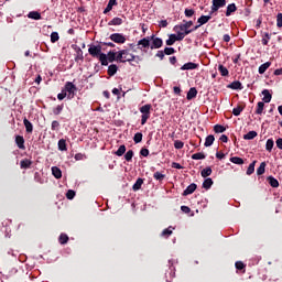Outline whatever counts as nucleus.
I'll list each match as a JSON object with an SVG mask.
<instances>
[{
  "mask_svg": "<svg viewBox=\"0 0 282 282\" xmlns=\"http://www.w3.org/2000/svg\"><path fill=\"white\" fill-rule=\"evenodd\" d=\"M264 107H265V104L263 101H259L258 106H257V109H256V113L258 116H261V113H263Z\"/></svg>",
  "mask_w": 282,
  "mask_h": 282,
  "instance_id": "34",
  "label": "nucleus"
},
{
  "mask_svg": "<svg viewBox=\"0 0 282 282\" xmlns=\"http://www.w3.org/2000/svg\"><path fill=\"white\" fill-rule=\"evenodd\" d=\"M218 72L220 73V76H228L229 74L228 68L221 64L218 66Z\"/></svg>",
  "mask_w": 282,
  "mask_h": 282,
  "instance_id": "38",
  "label": "nucleus"
},
{
  "mask_svg": "<svg viewBox=\"0 0 282 282\" xmlns=\"http://www.w3.org/2000/svg\"><path fill=\"white\" fill-rule=\"evenodd\" d=\"M194 191H197V184L192 183L185 188L183 196L186 197L187 195H193Z\"/></svg>",
  "mask_w": 282,
  "mask_h": 282,
  "instance_id": "12",
  "label": "nucleus"
},
{
  "mask_svg": "<svg viewBox=\"0 0 282 282\" xmlns=\"http://www.w3.org/2000/svg\"><path fill=\"white\" fill-rule=\"evenodd\" d=\"M57 147L59 151H67V141L65 139H61Z\"/></svg>",
  "mask_w": 282,
  "mask_h": 282,
  "instance_id": "27",
  "label": "nucleus"
},
{
  "mask_svg": "<svg viewBox=\"0 0 282 282\" xmlns=\"http://www.w3.org/2000/svg\"><path fill=\"white\" fill-rule=\"evenodd\" d=\"M214 182L213 178L208 177L205 178V181L203 182V188H205L206 191L210 189V187L213 186Z\"/></svg>",
  "mask_w": 282,
  "mask_h": 282,
  "instance_id": "26",
  "label": "nucleus"
},
{
  "mask_svg": "<svg viewBox=\"0 0 282 282\" xmlns=\"http://www.w3.org/2000/svg\"><path fill=\"white\" fill-rule=\"evenodd\" d=\"M265 162H262L260 166L257 169V175H263V173H265Z\"/></svg>",
  "mask_w": 282,
  "mask_h": 282,
  "instance_id": "41",
  "label": "nucleus"
},
{
  "mask_svg": "<svg viewBox=\"0 0 282 282\" xmlns=\"http://www.w3.org/2000/svg\"><path fill=\"white\" fill-rule=\"evenodd\" d=\"M272 149H274V140L268 139V140H267V143H265V150H267L269 153H272Z\"/></svg>",
  "mask_w": 282,
  "mask_h": 282,
  "instance_id": "30",
  "label": "nucleus"
},
{
  "mask_svg": "<svg viewBox=\"0 0 282 282\" xmlns=\"http://www.w3.org/2000/svg\"><path fill=\"white\" fill-rule=\"evenodd\" d=\"M59 39H61V36L58 35V32L51 33V43H56V42H58Z\"/></svg>",
  "mask_w": 282,
  "mask_h": 282,
  "instance_id": "49",
  "label": "nucleus"
},
{
  "mask_svg": "<svg viewBox=\"0 0 282 282\" xmlns=\"http://www.w3.org/2000/svg\"><path fill=\"white\" fill-rule=\"evenodd\" d=\"M124 160H126V162H131V160H133V150H129V151L124 154Z\"/></svg>",
  "mask_w": 282,
  "mask_h": 282,
  "instance_id": "52",
  "label": "nucleus"
},
{
  "mask_svg": "<svg viewBox=\"0 0 282 282\" xmlns=\"http://www.w3.org/2000/svg\"><path fill=\"white\" fill-rule=\"evenodd\" d=\"M270 41V33H264V37L262 39V45H268Z\"/></svg>",
  "mask_w": 282,
  "mask_h": 282,
  "instance_id": "62",
  "label": "nucleus"
},
{
  "mask_svg": "<svg viewBox=\"0 0 282 282\" xmlns=\"http://www.w3.org/2000/svg\"><path fill=\"white\" fill-rule=\"evenodd\" d=\"M76 57L75 61L78 63V61H83L85 57L83 56V50L80 47H77L76 50Z\"/></svg>",
  "mask_w": 282,
  "mask_h": 282,
  "instance_id": "42",
  "label": "nucleus"
},
{
  "mask_svg": "<svg viewBox=\"0 0 282 282\" xmlns=\"http://www.w3.org/2000/svg\"><path fill=\"white\" fill-rule=\"evenodd\" d=\"M139 50H147L151 45V37L147 36L138 41Z\"/></svg>",
  "mask_w": 282,
  "mask_h": 282,
  "instance_id": "10",
  "label": "nucleus"
},
{
  "mask_svg": "<svg viewBox=\"0 0 282 282\" xmlns=\"http://www.w3.org/2000/svg\"><path fill=\"white\" fill-rule=\"evenodd\" d=\"M212 19H213V14L210 13L209 15H202L200 18H198L197 20L198 25L194 26V30L202 28V25H206V23H208V21H210Z\"/></svg>",
  "mask_w": 282,
  "mask_h": 282,
  "instance_id": "9",
  "label": "nucleus"
},
{
  "mask_svg": "<svg viewBox=\"0 0 282 282\" xmlns=\"http://www.w3.org/2000/svg\"><path fill=\"white\" fill-rule=\"evenodd\" d=\"M150 41L152 44L150 46L151 50H160L164 45V42L160 37H155V35L150 36Z\"/></svg>",
  "mask_w": 282,
  "mask_h": 282,
  "instance_id": "8",
  "label": "nucleus"
},
{
  "mask_svg": "<svg viewBox=\"0 0 282 282\" xmlns=\"http://www.w3.org/2000/svg\"><path fill=\"white\" fill-rule=\"evenodd\" d=\"M256 164H257V161H253L252 163L249 164V166L247 169V175H252V173H254Z\"/></svg>",
  "mask_w": 282,
  "mask_h": 282,
  "instance_id": "46",
  "label": "nucleus"
},
{
  "mask_svg": "<svg viewBox=\"0 0 282 282\" xmlns=\"http://www.w3.org/2000/svg\"><path fill=\"white\" fill-rule=\"evenodd\" d=\"M21 169H30L32 166V161L29 159H24L20 162Z\"/></svg>",
  "mask_w": 282,
  "mask_h": 282,
  "instance_id": "32",
  "label": "nucleus"
},
{
  "mask_svg": "<svg viewBox=\"0 0 282 282\" xmlns=\"http://www.w3.org/2000/svg\"><path fill=\"white\" fill-rule=\"evenodd\" d=\"M212 3L209 14H215V12H219L220 8H226V0H212Z\"/></svg>",
  "mask_w": 282,
  "mask_h": 282,
  "instance_id": "6",
  "label": "nucleus"
},
{
  "mask_svg": "<svg viewBox=\"0 0 282 282\" xmlns=\"http://www.w3.org/2000/svg\"><path fill=\"white\" fill-rule=\"evenodd\" d=\"M234 12H237V4L235 3H230L227 6V10H226V17H230L231 14H234Z\"/></svg>",
  "mask_w": 282,
  "mask_h": 282,
  "instance_id": "17",
  "label": "nucleus"
},
{
  "mask_svg": "<svg viewBox=\"0 0 282 282\" xmlns=\"http://www.w3.org/2000/svg\"><path fill=\"white\" fill-rule=\"evenodd\" d=\"M58 241L62 246H65L69 241V237L66 234H61Z\"/></svg>",
  "mask_w": 282,
  "mask_h": 282,
  "instance_id": "37",
  "label": "nucleus"
},
{
  "mask_svg": "<svg viewBox=\"0 0 282 282\" xmlns=\"http://www.w3.org/2000/svg\"><path fill=\"white\" fill-rule=\"evenodd\" d=\"M154 180H156L158 182H162V180H164V177H166V175L162 174L161 172H155L153 174Z\"/></svg>",
  "mask_w": 282,
  "mask_h": 282,
  "instance_id": "50",
  "label": "nucleus"
},
{
  "mask_svg": "<svg viewBox=\"0 0 282 282\" xmlns=\"http://www.w3.org/2000/svg\"><path fill=\"white\" fill-rule=\"evenodd\" d=\"M272 65V62H267L262 65H260L258 72L259 74H265V72H268L269 67Z\"/></svg>",
  "mask_w": 282,
  "mask_h": 282,
  "instance_id": "23",
  "label": "nucleus"
},
{
  "mask_svg": "<svg viewBox=\"0 0 282 282\" xmlns=\"http://www.w3.org/2000/svg\"><path fill=\"white\" fill-rule=\"evenodd\" d=\"M175 42H176L175 34H171L165 43H166V45L171 46V45H175Z\"/></svg>",
  "mask_w": 282,
  "mask_h": 282,
  "instance_id": "48",
  "label": "nucleus"
},
{
  "mask_svg": "<svg viewBox=\"0 0 282 282\" xmlns=\"http://www.w3.org/2000/svg\"><path fill=\"white\" fill-rule=\"evenodd\" d=\"M52 173L56 180H61L63 177V172L56 166L52 167Z\"/></svg>",
  "mask_w": 282,
  "mask_h": 282,
  "instance_id": "24",
  "label": "nucleus"
},
{
  "mask_svg": "<svg viewBox=\"0 0 282 282\" xmlns=\"http://www.w3.org/2000/svg\"><path fill=\"white\" fill-rule=\"evenodd\" d=\"M214 142H215V135L209 134L205 139L204 147H213Z\"/></svg>",
  "mask_w": 282,
  "mask_h": 282,
  "instance_id": "25",
  "label": "nucleus"
},
{
  "mask_svg": "<svg viewBox=\"0 0 282 282\" xmlns=\"http://www.w3.org/2000/svg\"><path fill=\"white\" fill-rule=\"evenodd\" d=\"M192 160H206V154L198 152L192 155Z\"/></svg>",
  "mask_w": 282,
  "mask_h": 282,
  "instance_id": "44",
  "label": "nucleus"
},
{
  "mask_svg": "<svg viewBox=\"0 0 282 282\" xmlns=\"http://www.w3.org/2000/svg\"><path fill=\"white\" fill-rule=\"evenodd\" d=\"M62 90L64 91V94H66L67 100H72L76 96V91H78V88L76 87V85H74V83L66 82L64 89Z\"/></svg>",
  "mask_w": 282,
  "mask_h": 282,
  "instance_id": "2",
  "label": "nucleus"
},
{
  "mask_svg": "<svg viewBox=\"0 0 282 282\" xmlns=\"http://www.w3.org/2000/svg\"><path fill=\"white\" fill-rule=\"evenodd\" d=\"M15 144L18 149L25 150V139L23 135H15Z\"/></svg>",
  "mask_w": 282,
  "mask_h": 282,
  "instance_id": "11",
  "label": "nucleus"
},
{
  "mask_svg": "<svg viewBox=\"0 0 282 282\" xmlns=\"http://www.w3.org/2000/svg\"><path fill=\"white\" fill-rule=\"evenodd\" d=\"M142 184H144V181L142 178H138L132 186V191H140V188H142Z\"/></svg>",
  "mask_w": 282,
  "mask_h": 282,
  "instance_id": "29",
  "label": "nucleus"
},
{
  "mask_svg": "<svg viewBox=\"0 0 282 282\" xmlns=\"http://www.w3.org/2000/svg\"><path fill=\"white\" fill-rule=\"evenodd\" d=\"M174 148L175 149H184V143L182 141H180V140H176L174 142Z\"/></svg>",
  "mask_w": 282,
  "mask_h": 282,
  "instance_id": "63",
  "label": "nucleus"
},
{
  "mask_svg": "<svg viewBox=\"0 0 282 282\" xmlns=\"http://www.w3.org/2000/svg\"><path fill=\"white\" fill-rule=\"evenodd\" d=\"M151 104H147L144 106H142L141 108H139V111L141 115V124L144 126L147 124V120H149V118H151Z\"/></svg>",
  "mask_w": 282,
  "mask_h": 282,
  "instance_id": "3",
  "label": "nucleus"
},
{
  "mask_svg": "<svg viewBox=\"0 0 282 282\" xmlns=\"http://www.w3.org/2000/svg\"><path fill=\"white\" fill-rule=\"evenodd\" d=\"M59 127H61V123L58 121L56 120L52 121V124H51L52 131H58Z\"/></svg>",
  "mask_w": 282,
  "mask_h": 282,
  "instance_id": "54",
  "label": "nucleus"
},
{
  "mask_svg": "<svg viewBox=\"0 0 282 282\" xmlns=\"http://www.w3.org/2000/svg\"><path fill=\"white\" fill-rule=\"evenodd\" d=\"M88 54L93 56V58H98L101 65L107 66V54L102 53V46L100 45H90L88 48Z\"/></svg>",
  "mask_w": 282,
  "mask_h": 282,
  "instance_id": "1",
  "label": "nucleus"
},
{
  "mask_svg": "<svg viewBox=\"0 0 282 282\" xmlns=\"http://www.w3.org/2000/svg\"><path fill=\"white\" fill-rule=\"evenodd\" d=\"M229 89H243V85L239 80H235L231 84L228 85Z\"/></svg>",
  "mask_w": 282,
  "mask_h": 282,
  "instance_id": "21",
  "label": "nucleus"
},
{
  "mask_svg": "<svg viewBox=\"0 0 282 282\" xmlns=\"http://www.w3.org/2000/svg\"><path fill=\"white\" fill-rule=\"evenodd\" d=\"M118 74V65L111 64L108 66V76H116Z\"/></svg>",
  "mask_w": 282,
  "mask_h": 282,
  "instance_id": "22",
  "label": "nucleus"
},
{
  "mask_svg": "<svg viewBox=\"0 0 282 282\" xmlns=\"http://www.w3.org/2000/svg\"><path fill=\"white\" fill-rule=\"evenodd\" d=\"M174 32H176V35H175L176 41H184V37L188 36L186 33L180 30H174Z\"/></svg>",
  "mask_w": 282,
  "mask_h": 282,
  "instance_id": "33",
  "label": "nucleus"
},
{
  "mask_svg": "<svg viewBox=\"0 0 282 282\" xmlns=\"http://www.w3.org/2000/svg\"><path fill=\"white\" fill-rule=\"evenodd\" d=\"M108 25H122V19L121 18H113Z\"/></svg>",
  "mask_w": 282,
  "mask_h": 282,
  "instance_id": "45",
  "label": "nucleus"
},
{
  "mask_svg": "<svg viewBox=\"0 0 282 282\" xmlns=\"http://www.w3.org/2000/svg\"><path fill=\"white\" fill-rule=\"evenodd\" d=\"M107 56V63H113L116 61V52L109 51Z\"/></svg>",
  "mask_w": 282,
  "mask_h": 282,
  "instance_id": "36",
  "label": "nucleus"
},
{
  "mask_svg": "<svg viewBox=\"0 0 282 282\" xmlns=\"http://www.w3.org/2000/svg\"><path fill=\"white\" fill-rule=\"evenodd\" d=\"M163 52H164V54H166V56H171L172 54H175V48L165 47Z\"/></svg>",
  "mask_w": 282,
  "mask_h": 282,
  "instance_id": "57",
  "label": "nucleus"
},
{
  "mask_svg": "<svg viewBox=\"0 0 282 282\" xmlns=\"http://www.w3.org/2000/svg\"><path fill=\"white\" fill-rule=\"evenodd\" d=\"M66 197L67 199H73L74 197H76V192H74L73 189H68L66 193Z\"/></svg>",
  "mask_w": 282,
  "mask_h": 282,
  "instance_id": "59",
  "label": "nucleus"
},
{
  "mask_svg": "<svg viewBox=\"0 0 282 282\" xmlns=\"http://www.w3.org/2000/svg\"><path fill=\"white\" fill-rule=\"evenodd\" d=\"M214 131H215V133H224V131H226V127H224L221 124H216V126H214Z\"/></svg>",
  "mask_w": 282,
  "mask_h": 282,
  "instance_id": "47",
  "label": "nucleus"
},
{
  "mask_svg": "<svg viewBox=\"0 0 282 282\" xmlns=\"http://www.w3.org/2000/svg\"><path fill=\"white\" fill-rule=\"evenodd\" d=\"M165 276L167 279H173L175 276V268L173 267H170V272L169 273H165Z\"/></svg>",
  "mask_w": 282,
  "mask_h": 282,
  "instance_id": "55",
  "label": "nucleus"
},
{
  "mask_svg": "<svg viewBox=\"0 0 282 282\" xmlns=\"http://www.w3.org/2000/svg\"><path fill=\"white\" fill-rule=\"evenodd\" d=\"M193 25V21H184V24H178L174 26V30H178L185 34H191V32H195V29L189 30Z\"/></svg>",
  "mask_w": 282,
  "mask_h": 282,
  "instance_id": "5",
  "label": "nucleus"
},
{
  "mask_svg": "<svg viewBox=\"0 0 282 282\" xmlns=\"http://www.w3.org/2000/svg\"><path fill=\"white\" fill-rule=\"evenodd\" d=\"M243 268H246V264H243V262H241V261L236 262V269L237 270H243Z\"/></svg>",
  "mask_w": 282,
  "mask_h": 282,
  "instance_id": "64",
  "label": "nucleus"
},
{
  "mask_svg": "<svg viewBox=\"0 0 282 282\" xmlns=\"http://www.w3.org/2000/svg\"><path fill=\"white\" fill-rule=\"evenodd\" d=\"M124 50H121L117 53L116 61L123 63Z\"/></svg>",
  "mask_w": 282,
  "mask_h": 282,
  "instance_id": "53",
  "label": "nucleus"
},
{
  "mask_svg": "<svg viewBox=\"0 0 282 282\" xmlns=\"http://www.w3.org/2000/svg\"><path fill=\"white\" fill-rule=\"evenodd\" d=\"M193 98H197V88L195 87L189 88L186 96L187 100H193Z\"/></svg>",
  "mask_w": 282,
  "mask_h": 282,
  "instance_id": "16",
  "label": "nucleus"
},
{
  "mask_svg": "<svg viewBox=\"0 0 282 282\" xmlns=\"http://www.w3.org/2000/svg\"><path fill=\"white\" fill-rule=\"evenodd\" d=\"M113 6H118L117 0H109L106 9L104 10V14H108V12H111L113 10Z\"/></svg>",
  "mask_w": 282,
  "mask_h": 282,
  "instance_id": "15",
  "label": "nucleus"
},
{
  "mask_svg": "<svg viewBox=\"0 0 282 282\" xmlns=\"http://www.w3.org/2000/svg\"><path fill=\"white\" fill-rule=\"evenodd\" d=\"M173 235V230H171V227L170 228H166L162 231L161 236L165 237V239H169L170 236Z\"/></svg>",
  "mask_w": 282,
  "mask_h": 282,
  "instance_id": "51",
  "label": "nucleus"
},
{
  "mask_svg": "<svg viewBox=\"0 0 282 282\" xmlns=\"http://www.w3.org/2000/svg\"><path fill=\"white\" fill-rule=\"evenodd\" d=\"M229 160L230 162H232V164H238V165L243 164V159L239 156H231Z\"/></svg>",
  "mask_w": 282,
  "mask_h": 282,
  "instance_id": "39",
  "label": "nucleus"
},
{
  "mask_svg": "<svg viewBox=\"0 0 282 282\" xmlns=\"http://www.w3.org/2000/svg\"><path fill=\"white\" fill-rule=\"evenodd\" d=\"M29 19H33V21H41V13L39 11H31L28 13Z\"/></svg>",
  "mask_w": 282,
  "mask_h": 282,
  "instance_id": "19",
  "label": "nucleus"
},
{
  "mask_svg": "<svg viewBox=\"0 0 282 282\" xmlns=\"http://www.w3.org/2000/svg\"><path fill=\"white\" fill-rule=\"evenodd\" d=\"M23 124L25 127L26 133H32V131H34V126L32 124V122L30 120H28V118L23 119Z\"/></svg>",
  "mask_w": 282,
  "mask_h": 282,
  "instance_id": "14",
  "label": "nucleus"
},
{
  "mask_svg": "<svg viewBox=\"0 0 282 282\" xmlns=\"http://www.w3.org/2000/svg\"><path fill=\"white\" fill-rule=\"evenodd\" d=\"M257 135H258L257 131L252 130L243 135V140H254V138H257Z\"/></svg>",
  "mask_w": 282,
  "mask_h": 282,
  "instance_id": "31",
  "label": "nucleus"
},
{
  "mask_svg": "<svg viewBox=\"0 0 282 282\" xmlns=\"http://www.w3.org/2000/svg\"><path fill=\"white\" fill-rule=\"evenodd\" d=\"M262 96H263L262 98L263 102H271L272 94H270V90L268 89L262 90Z\"/></svg>",
  "mask_w": 282,
  "mask_h": 282,
  "instance_id": "18",
  "label": "nucleus"
},
{
  "mask_svg": "<svg viewBox=\"0 0 282 282\" xmlns=\"http://www.w3.org/2000/svg\"><path fill=\"white\" fill-rule=\"evenodd\" d=\"M110 41L113 43H118L119 45H122L127 43V37L122 33H112L110 35Z\"/></svg>",
  "mask_w": 282,
  "mask_h": 282,
  "instance_id": "7",
  "label": "nucleus"
},
{
  "mask_svg": "<svg viewBox=\"0 0 282 282\" xmlns=\"http://www.w3.org/2000/svg\"><path fill=\"white\" fill-rule=\"evenodd\" d=\"M140 61H142V58L138 55H133L131 54V52H129V50H123V63H140Z\"/></svg>",
  "mask_w": 282,
  "mask_h": 282,
  "instance_id": "4",
  "label": "nucleus"
},
{
  "mask_svg": "<svg viewBox=\"0 0 282 282\" xmlns=\"http://www.w3.org/2000/svg\"><path fill=\"white\" fill-rule=\"evenodd\" d=\"M194 14H195V10L185 9V17H187V19H191V17H193Z\"/></svg>",
  "mask_w": 282,
  "mask_h": 282,
  "instance_id": "60",
  "label": "nucleus"
},
{
  "mask_svg": "<svg viewBox=\"0 0 282 282\" xmlns=\"http://www.w3.org/2000/svg\"><path fill=\"white\" fill-rule=\"evenodd\" d=\"M200 175L202 177H209V175H213V169L210 166L203 169Z\"/></svg>",
  "mask_w": 282,
  "mask_h": 282,
  "instance_id": "28",
  "label": "nucleus"
},
{
  "mask_svg": "<svg viewBox=\"0 0 282 282\" xmlns=\"http://www.w3.org/2000/svg\"><path fill=\"white\" fill-rule=\"evenodd\" d=\"M276 26L282 28V13H278L276 15Z\"/></svg>",
  "mask_w": 282,
  "mask_h": 282,
  "instance_id": "61",
  "label": "nucleus"
},
{
  "mask_svg": "<svg viewBox=\"0 0 282 282\" xmlns=\"http://www.w3.org/2000/svg\"><path fill=\"white\" fill-rule=\"evenodd\" d=\"M142 138H143L142 132H137L133 137L134 144H140V142H142Z\"/></svg>",
  "mask_w": 282,
  "mask_h": 282,
  "instance_id": "40",
  "label": "nucleus"
},
{
  "mask_svg": "<svg viewBox=\"0 0 282 282\" xmlns=\"http://www.w3.org/2000/svg\"><path fill=\"white\" fill-rule=\"evenodd\" d=\"M75 160L76 162H80V160H87V155H85L84 153H77L75 154Z\"/></svg>",
  "mask_w": 282,
  "mask_h": 282,
  "instance_id": "58",
  "label": "nucleus"
},
{
  "mask_svg": "<svg viewBox=\"0 0 282 282\" xmlns=\"http://www.w3.org/2000/svg\"><path fill=\"white\" fill-rule=\"evenodd\" d=\"M123 153H127V147L120 145L119 149L115 152V155H118V158H122Z\"/></svg>",
  "mask_w": 282,
  "mask_h": 282,
  "instance_id": "35",
  "label": "nucleus"
},
{
  "mask_svg": "<svg viewBox=\"0 0 282 282\" xmlns=\"http://www.w3.org/2000/svg\"><path fill=\"white\" fill-rule=\"evenodd\" d=\"M64 107H65L64 105H58L57 107H55L53 109L54 116H61V113L63 112Z\"/></svg>",
  "mask_w": 282,
  "mask_h": 282,
  "instance_id": "43",
  "label": "nucleus"
},
{
  "mask_svg": "<svg viewBox=\"0 0 282 282\" xmlns=\"http://www.w3.org/2000/svg\"><path fill=\"white\" fill-rule=\"evenodd\" d=\"M241 111H243V108L241 106H238V107L232 109V113L235 116H241Z\"/></svg>",
  "mask_w": 282,
  "mask_h": 282,
  "instance_id": "56",
  "label": "nucleus"
},
{
  "mask_svg": "<svg viewBox=\"0 0 282 282\" xmlns=\"http://www.w3.org/2000/svg\"><path fill=\"white\" fill-rule=\"evenodd\" d=\"M199 67V64H196V63H193V62H188V63H185L181 69L183 72H186L188 69H197Z\"/></svg>",
  "mask_w": 282,
  "mask_h": 282,
  "instance_id": "13",
  "label": "nucleus"
},
{
  "mask_svg": "<svg viewBox=\"0 0 282 282\" xmlns=\"http://www.w3.org/2000/svg\"><path fill=\"white\" fill-rule=\"evenodd\" d=\"M267 182H269L272 188H279V181L274 176H268Z\"/></svg>",
  "mask_w": 282,
  "mask_h": 282,
  "instance_id": "20",
  "label": "nucleus"
}]
</instances>
